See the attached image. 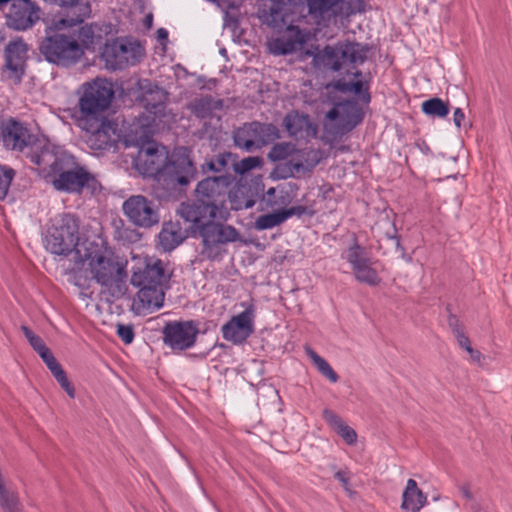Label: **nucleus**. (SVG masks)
<instances>
[{
    "instance_id": "obj_42",
    "label": "nucleus",
    "mask_w": 512,
    "mask_h": 512,
    "mask_svg": "<svg viewBox=\"0 0 512 512\" xmlns=\"http://www.w3.org/2000/svg\"><path fill=\"white\" fill-rule=\"evenodd\" d=\"M116 334L125 344H131L135 336L133 326L130 324H117Z\"/></svg>"
},
{
    "instance_id": "obj_34",
    "label": "nucleus",
    "mask_w": 512,
    "mask_h": 512,
    "mask_svg": "<svg viewBox=\"0 0 512 512\" xmlns=\"http://www.w3.org/2000/svg\"><path fill=\"white\" fill-rule=\"evenodd\" d=\"M243 186L237 185L227 191L228 200L233 210L248 209L253 206V201L243 195Z\"/></svg>"
},
{
    "instance_id": "obj_4",
    "label": "nucleus",
    "mask_w": 512,
    "mask_h": 512,
    "mask_svg": "<svg viewBox=\"0 0 512 512\" xmlns=\"http://www.w3.org/2000/svg\"><path fill=\"white\" fill-rule=\"evenodd\" d=\"M305 2L310 14L349 17L364 11L362 0H274L270 8V24L292 23L303 15Z\"/></svg>"
},
{
    "instance_id": "obj_51",
    "label": "nucleus",
    "mask_w": 512,
    "mask_h": 512,
    "mask_svg": "<svg viewBox=\"0 0 512 512\" xmlns=\"http://www.w3.org/2000/svg\"><path fill=\"white\" fill-rule=\"evenodd\" d=\"M274 193H275V188H273V187L269 188L268 191H267V195H269V196L274 195Z\"/></svg>"
},
{
    "instance_id": "obj_11",
    "label": "nucleus",
    "mask_w": 512,
    "mask_h": 512,
    "mask_svg": "<svg viewBox=\"0 0 512 512\" xmlns=\"http://www.w3.org/2000/svg\"><path fill=\"white\" fill-rule=\"evenodd\" d=\"M279 138V130L273 124L252 122L244 124L234 132L235 146L251 152Z\"/></svg>"
},
{
    "instance_id": "obj_40",
    "label": "nucleus",
    "mask_w": 512,
    "mask_h": 512,
    "mask_svg": "<svg viewBox=\"0 0 512 512\" xmlns=\"http://www.w3.org/2000/svg\"><path fill=\"white\" fill-rule=\"evenodd\" d=\"M14 176L12 168L0 165V200L6 197Z\"/></svg>"
},
{
    "instance_id": "obj_14",
    "label": "nucleus",
    "mask_w": 512,
    "mask_h": 512,
    "mask_svg": "<svg viewBox=\"0 0 512 512\" xmlns=\"http://www.w3.org/2000/svg\"><path fill=\"white\" fill-rule=\"evenodd\" d=\"M123 212L131 223L150 228L159 222V212L153 201L142 195L130 196L123 203Z\"/></svg>"
},
{
    "instance_id": "obj_39",
    "label": "nucleus",
    "mask_w": 512,
    "mask_h": 512,
    "mask_svg": "<svg viewBox=\"0 0 512 512\" xmlns=\"http://www.w3.org/2000/svg\"><path fill=\"white\" fill-rule=\"evenodd\" d=\"M235 159L236 155L231 152L220 153L215 159L207 162L205 167L209 171L220 172L224 170L230 162L234 163Z\"/></svg>"
},
{
    "instance_id": "obj_50",
    "label": "nucleus",
    "mask_w": 512,
    "mask_h": 512,
    "mask_svg": "<svg viewBox=\"0 0 512 512\" xmlns=\"http://www.w3.org/2000/svg\"><path fill=\"white\" fill-rule=\"evenodd\" d=\"M155 93L158 97V101L162 102L164 99V91L162 89L158 88L157 86H155Z\"/></svg>"
},
{
    "instance_id": "obj_41",
    "label": "nucleus",
    "mask_w": 512,
    "mask_h": 512,
    "mask_svg": "<svg viewBox=\"0 0 512 512\" xmlns=\"http://www.w3.org/2000/svg\"><path fill=\"white\" fill-rule=\"evenodd\" d=\"M21 330L26 339L28 340L29 344L38 354L47 348L44 341L39 336H37L30 328H28L27 326H22Z\"/></svg>"
},
{
    "instance_id": "obj_37",
    "label": "nucleus",
    "mask_w": 512,
    "mask_h": 512,
    "mask_svg": "<svg viewBox=\"0 0 512 512\" xmlns=\"http://www.w3.org/2000/svg\"><path fill=\"white\" fill-rule=\"evenodd\" d=\"M263 165V159L259 156H249L240 161H234L232 163L233 169L238 174H245L256 168H260Z\"/></svg>"
},
{
    "instance_id": "obj_20",
    "label": "nucleus",
    "mask_w": 512,
    "mask_h": 512,
    "mask_svg": "<svg viewBox=\"0 0 512 512\" xmlns=\"http://www.w3.org/2000/svg\"><path fill=\"white\" fill-rule=\"evenodd\" d=\"M309 38V33L297 26L288 25L282 34L268 42L269 52L273 55H287L301 51Z\"/></svg>"
},
{
    "instance_id": "obj_6",
    "label": "nucleus",
    "mask_w": 512,
    "mask_h": 512,
    "mask_svg": "<svg viewBox=\"0 0 512 512\" xmlns=\"http://www.w3.org/2000/svg\"><path fill=\"white\" fill-rule=\"evenodd\" d=\"M91 241L81 239L79 236V225L76 218L71 214H59L51 220L48 227L44 246L47 251L58 256L72 255L73 263L78 260L80 246L86 247Z\"/></svg>"
},
{
    "instance_id": "obj_15",
    "label": "nucleus",
    "mask_w": 512,
    "mask_h": 512,
    "mask_svg": "<svg viewBox=\"0 0 512 512\" xmlns=\"http://www.w3.org/2000/svg\"><path fill=\"white\" fill-rule=\"evenodd\" d=\"M198 334V325L192 320L170 321L162 330L164 344L173 350L180 351L191 348L195 344Z\"/></svg>"
},
{
    "instance_id": "obj_25",
    "label": "nucleus",
    "mask_w": 512,
    "mask_h": 512,
    "mask_svg": "<svg viewBox=\"0 0 512 512\" xmlns=\"http://www.w3.org/2000/svg\"><path fill=\"white\" fill-rule=\"evenodd\" d=\"M283 123L288 134L296 139L309 140L317 135L316 125L306 114L293 111L285 116Z\"/></svg>"
},
{
    "instance_id": "obj_26",
    "label": "nucleus",
    "mask_w": 512,
    "mask_h": 512,
    "mask_svg": "<svg viewBox=\"0 0 512 512\" xmlns=\"http://www.w3.org/2000/svg\"><path fill=\"white\" fill-rule=\"evenodd\" d=\"M1 136L6 148L18 151H22L30 139L27 128L15 120H9L3 125Z\"/></svg>"
},
{
    "instance_id": "obj_23",
    "label": "nucleus",
    "mask_w": 512,
    "mask_h": 512,
    "mask_svg": "<svg viewBox=\"0 0 512 512\" xmlns=\"http://www.w3.org/2000/svg\"><path fill=\"white\" fill-rule=\"evenodd\" d=\"M139 291L132 302V310L137 315H146L152 313L163 306L164 291L160 286L138 287Z\"/></svg>"
},
{
    "instance_id": "obj_17",
    "label": "nucleus",
    "mask_w": 512,
    "mask_h": 512,
    "mask_svg": "<svg viewBox=\"0 0 512 512\" xmlns=\"http://www.w3.org/2000/svg\"><path fill=\"white\" fill-rule=\"evenodd\" d=\"M41 10L31 0H13L6 15V24L16 31L32 28L40 20Z\"/></svg>"
},
{
    "instance_id": "obj_22",
    "label": "nucleus",
    "mask_w": 512,
    "mask_h": 512,
    "mask_svg": "<svg viewBox=\"0 0 512 512\" xmlns=\"http://www.w3.org/2000/svg\"><path fill=\"white\" fill-rule=\"evenodd\" d=\"M232 183L229 176L208 177L200 181L196 187L197 197L206 203H216L225 206L228 188Z\"/></svg>"
},
{
    "instance_id": "obj_5",
    "label": "nucleus",
    "mask_w": 512,
    "mask_h": 512,
    "mask_svg": "<svg viewBox=\"0 0 512 512\" xmlns=\"http://www.w3.org/2000/svg\"><path fill=\"white\" fill-rule=\"evenodd\" d=\"M54 32L45 30L46 36L39 49L48 62L65 67L76 64L82 58L85 47L93 38V30L87 25L79 28L77 39L63 34L51 35Z\"/></svg>"
},
{
    "instance_id": "obj_43",
    "label": "nucleus",
    "mask_w": 512,
    "mask_h": 512,
    "mask_svg": "<svg viewBox=\"0 0 512 512\" xmlns=\"http://www.w3.org/2000/svg\"><path fill=\"white\" fill-rule=\"evenodd\" d=\"M334 477L341 483L344 490L347 493H351V487H350V473L347 470H339L336 471L334 474Z\"/></svg>"
},
{
    "instance_id": "obj_18",
    "label": "nucleus",
    "mask_w": 512,
    "mask_h": 512,
    "mask_svg": "<svg viewBox=\"0 0 512 512\" xmlns=\"http://www.w3.org/2000/svg\"><path fill=\"white\" fill-rule=\"evenodd\" d=\"M255 308L249 305L222 326V336L234 344H241L254 332Z\"/></svg>"
},
{
    "instance_id": "obj_33",
    "label": "nucleus",
    "mask_w": 512,
    "mask_h": 512,
    "mask_svg": "<svg viewBox=\"0 0 512 512\" xmlns=\"http://www.w3.org/2000/svg\"><path fill=\"white\" fill-rule=\"evenodd\" d=\"M307 356L312 360L319 373L326 377L330 382L336 383L339 380L338 374L333 370L331 365L311 348H306Z\"/></svg>"
},
{
    "instance_id": "obj_28",
    "label": "nucleus",
    "mask_w": 512,
    "mask_h": 512,
    "mask_svg": "<svg viewBox=\"0 0 512 512\" xmlns=\"http://www.w3.org/2000/svg\"><path fill=\"white\" fill-rule=\"evenodd\" d=\"M305 212V207L303 206H294L288 209L279 210L273 213L264 214L259 216L255 221V228L257 230H266L274 228L283 222H285L288 218L297 215L301 216Z\"/></svg>"
},
{
    "instance_id": "obj_38",
    "label": "nucleus",
    "mask_w": 512,
    "mask_h": 512,
    "mask_svg": "<svg viewBox=\"0 0 512 512\" xmlns=\"http://www.w3.org/2000/svg\"><path fill=\"white\" fill-rule=\"evenodd\" d=\"M345 258L350 263L352 270L370 260L366 256L365 250L356 242L348 248Z\"/></svg>"
},
{
    "instance_id": "obj_13",
    "label": "nucleus",
    "mask_w": 512,
    "mask_h": 512,
    "mask_svg": "<svg viewBox=\"0 0 512 512\" xmlns=\"http://www.w3.org/2000/svg\"><path fill=\"white\" fill-rule=\"evenodd\" d=\"M143 54L144 49L139 42L121 39L107 43L104 46L102 58L106 68L117 70L134 65Z\"/></svg>"
},
{
    "instance_id": "obj_47",
    "label": "nucleus",
    "mask_w": 512,
    "mask_h": 512,
    "mask_svg": "<svg viewBox=\"0 0 512 512\" xmlns=\"http://www.w3.org/2000/svg\"><path fill=\"white\" fill-rule=\"evenodd\" d=\"M347 89L354 94H361L363 90V82L360 80L352 82L348 85Z\"/></svg>"
},
{
    "instance_id": "obj_16",
    "label": "nucleus",
    "mask_w": 512,
    "mask_h": 512,
    "mask_svg": "<svg viewBox=\"0 0 512 512\" xmlns=\"http://www.w3.org/2000/svg\"><path fill=\"white\" fill-rule=\"evenodd\" d=\"M27 52L28 46L21 38H17L7 44L4 51L3 79L12 84H18L21 81L27 60Z\"/></svg>"
},
{
    "instance_id": "obj_29",
    "label": "nucleus",
    "mask_w": 512,
    "mask_h": 512,
    "mask_svg": "<svg viewBox=\"0 0 512 512\" xmlns=\"http://www.w3.org/2000/svg\"><path fill=\"white\" fill-rule=\"evenodd\" d=\"M185 239V235L182 232L179 223L167 222L163 224V227L158 234V245L165 251L169 252L180 245Z\"/></svg>"
},
{
    "instance_id": "obj_35",
    "label": "nucleus",
    "mask_w": 512,
    "mask_h": 512,
    "mask_svg": "<svg viewBox=\"0 0 512 512\" xmlns=\"http://www.w3.org/2000/svg\"><path fill=\"white\" fill-rule=\"evenodd\" d=\"M222 108V102L215 100L212 97H203L195 102L194 110L195 113L202 118L212 115L215 110Z\"/></svg>"
},
{
    "instance_id": "obj_36",
    "label": "nucleus",
    "mask_w": 512,
    "mask_h": 512,
    "mask_svg": "<svg viewBox=\"0 0 512 512\" xmlns=\"http://www.w3.org/2000/svg\"><path fill=\"white\" fill-rule=\"evenodd\" d=\"M422 111L429 116L445 117L449 113V107L440 98H432L422 103Z\"/></svg>"
},
{
    "instance_id": "obj_45",
    "label": "nucleus",
    "mask_w": 512,
    "mask_h": 512,
    "mask_svg": "<svg viewBox=\"0 0 512 512\" xmlns=\"http://www.w3.org/2000/svg\"><path fill=\"white\" fill-rule=\"evenodd\" d=\"M465 119V115L461 108H456L453 113V122L457 128L461 127L463 120Z\"/></svg>"
},
{
    "instance_id": "obj_2",
    "label": "nucleus",
    "mask_w": 512,
    "mask_h": 512,
    "mask_svg": "<svg viewBox=\"0 0 512 512\" xmlns=\"http://www.w3.org/2000/svg\"><path fill=\"white\" fill-rule=\"evenodd\" d=\"M86 247L80 246L75 269L95 280L112 296L123 295L126 289L127 261L111 249L94 242L86 244Z\"/></svg>"
},
{
    "instance_id": "obj_24",
    "label": "nucleus",
    "mask_w": 512,
    "mask_h": 512,
    "mask_svg": "<svg viewBox=\"0 0 512 512\" xmlns=\"http://www.w3.org/2000/svg\"><path fill=\"white\" fill-rule=\"evenodd\" d=\"M216 221L212 220L199 231L205 249L218 244L234 242L238 239L239 234L234 227L223 225Z\"/></svg>"
},
{
    "instance_id": "obj_21",
    "label": "nucleus",
    "mask_w": 512,
    "mask_h": 512,
    "mask_svg": "<svg viewBox=\"0 0 512 512\" xmlns=\"http://www.w3.org/2000/svg\"><path fill=\"white\" fill-rule=\"evenodd\" d=\"M169 279L165 264L160 259L148 258L144 266L133 271L131 283L135 287L160 286Z\"/></svg>"
},
{
    "instance_id": "obj_30",
    "label": "nucleus",
    "mask_w": 512,
    "mask_h": 512,
    "mask_svg": "<svg viewBox=\"0 0 512 512\" xmlns=\"http://www.w3.org/2000/svg\"><path fill=\"white\" fill-rule=\"evenodd\" d=\"M322 417L325 422L345 441L348 445H354L357 441V433L354 429L331 409H324Z\"/></svg>"
},
{
    "instance_id": "obj_9",
    "label": "nucleus",
    "mask_w": 512,
    "mask_h": 512,
    "mask_svg": "<svg viewBox=\"0 0 512 512\" xmlns=\"http://www.w3.org/2000/svg\"><path fill=\"white\" fill-rule=\"evenodd\" d=\"M75 123L86 132V143L94 151L109 150L120 140L117 123L104 116L76 117Z\"/></svg>"
},
{
    "instance_id": "obj_10",
    "label": "nucleus",
    "mask_w": 512,
    "mask_h": 512,
    "mask_svg": "<svg viewBox=\"0 0 512 512\" xmlns=\"http://www.w3.org/2000/svg\"><path fill=\"white\" fill-rule=\"evenodd\" d=\"M363 120V112L356 101L337 103L325 115L324 131L333 138L342 136Z\"/></svg>"
},
{
    "instance_id": "obj_19",
    "label": "nucleus",
    "mask_w": 512,
    "mask_h": 512,
    "mask_svg": "<svg viewBox=\"0 0 512 512\" xmlns=\"http://www.w3.org/2000/svg\"><path fill=\"white\" fill-rule=\"evenodd\" d=\"M304 154H306L305 151L296 150L293 144L283 142L274 145L270 150L268 157L271 161H281L291 158L285 164L287 171L282 175V177L287 178L294 177L313 168V164L303 163L302 159Z\"/></svg>"
},
{
    "instance_id": "obj_49",
    "label": "nucleus",
    "mask_w": 512,
    "mask_h": 512,
    "mask_svg": "<svg viewBox=\"0 0 512 512\" xmlns=\"http://www.w3.org/2000/svg\"><path fill=\"white\" fill-rule=\"evenodd\" d=\"M157 37H158V39H160V40H167V38H168V32H167V30H166V29H164V28H160V29H158V30H157Z\"/></svg>"
},
{
    "instance_id": "obj_27",
    "label": "nucleus",
    "mask_w": 512,
    "mask_h": 512,
    "mask_svg": "<svg viewBox=\"0 0 512 512\" xmlns=\"http://www.w3.org/2000/svg\"><path fill=\"white\" fill-rule=\"evenodd\" d=\"M427 504V495L418 487L414 479H408L402 493L401 508L406 512H420Z\"/></svg>"
},
{
    "instance_id": "obj_46",
    "label": "nucleus",
    "mask_w": 512,
    "mask_h": 512,
    "mask_svg": "<svg viewBox=\"0 0 512 512\" xmlns=\"http://www.w3.org/2000/svg\"><path fill=\"white\" fill-rule=\"evenodd\" d=\"M457 341H458L459 346L462 349H464L465 351H467L471 347V343H470L469 338L466 335L462 334V333H458Z\"/></svg>"
},
{
    "instance_id": "obj_44",
    "label": "nucleus",
    "mask_w": 512,
    "mask_h": 512,
    "mask_svg": "<svg viewBox=\"0 0 512 512\" xmlns=\"http://www.w3.org/2000/svg\"><path fill=\"white\" fill-rule=\"evenodd\" d=\"M466 352L469 354L470 360L472 362L477 363L478 365L482 364V362L484 360V356L480 351L472 348V346H471Z\"/></svg>"
},
{
    "instance_id": "obj_48",
    "label": "nucleus",
    "mask_w": 512,
    "mask_h": 512,
    "mask_svg": "<svg viewBox=\"0 0 512 512\" xmlns=\"http://www.w3.org/2000/svg\"><path fill=\"white\" fill-rule=\"evenodd\" d=\"M459 490L465 499L470 500L472 498V493H471L468 485H466V484L461 485L459 487Z\"/></svg>"
},
{
    "instance_id": "obj_12",
    "label": "nucleus",
    "mask_w": 512,
    "mask_h": 512,
    "mask_svg": "<svg viewBox=\"0 0 512 512\" xmlns=\"http://www.w3.org/2000/svg\"><path fill=\"white\" fill-rule=\"evenodd\" d=\"M177 212L182 219L192 223L199 231L212 220L224 221L229 216L227 207L206 203L198 197L196 201L182 203Z\"/></svg>"
},
{
    "instance_id": "obj_31",
    "label": "nucleus",
    "mask_w": 512,
    "mask_h": 512,
    "mask_svg": "<svg viewBox=\"0 0 512 512\" xmlns=\"http://www.w3.org/2000/svg\"><path fill=\"white\" fill-rule=\"evenodd\" d=\"M39 356L41 357L43 362L46 364L48 369L51 371V373L53 374V376L55 377L57 382L60 384V386L69 395V397L74 398L75 397L74 387L69 382L65 371L62 369L61 365L57 362V360L53 356L50 349L47 347L41 353H39Z\"/></svg>"
},
{
    "instance_id": "obj_7",
    "label": "nucleus",
    "mask_w": 512,
    "mask_h": 512,
    "mask_svg": "<svg viewBox=\"0 0 512 512\" xmlns=\"http://www.w3.org/2000/svg\"><path fill=\"white\" fill-rule=\"evenodd\" d=\"M305 50L301 59L312 57L314 68H326L337 72L347 65L362 64L367 58V48L359 43L345 41L335 45H327L322 50Z\"/></svg>"
},
{
    "instance_id": "obj_3",
    "label": "nucleus",
    "mask_w": 512,
    "mask_h": 512,
    "mask_svg": "<svg viewBox=\"0 0 512 512\" xmlns=\"http://www.w3.org/2000/svg\"><path fill=\"white\" fill-rule=\"evenodd\" d=\"M39 173L47 182L61 192L81 193L84 189L95 193L100 185L94 175L77 163L74 156L66 152L53 154L43 151L34 157Z\"/></svg>"
},
{
    "instance_id": "obj_1",
    "label": "nucleus",
    "mask_w": 512,
    "mask_h": 512,
    "mask_svg": "<svg viewBox=\"0 0 512 512\" xmlns=\"http://www.w3.org/2000/svg\"><path fill=\"white\" fill-rule=\"evenodd\" d=\"M141 144L133 158L135 169L143 176L152 177L166 189L187 185L196 175V168L185 148H177L168 156L163 146L140 137Z\"/></svg>"
},
{
    "instance_id": "obj_32",
    "label": "nucleus",
    "mask_w": 512,
    "mask_h": 512,
    "mask_svg": "<svg viewBox=\"0 0 512 512\" xmlns=\"http://www.w3.org/2000/svg\"><path fill=\"white\" fill-rule=\"evenodd\" d=\"M354 276L357 281L365 283L369 286H376L380 283L381 279L373 267L371 260L361 264L353 269Z\"/></svg>"
},
{
    "instance_id": "obj_8",
    "label": "nucleus",
    "mask_w": 512,
    "mask_h": 512,
    "mask_svg": "<svg viewBox=\"0 0 512 512\" xmlns=\"http://www.w3.org/2000/svg\"><path fill=\"white\" fill-rule=\"evenodd\" d=\"M83 93L78 101L76 117H98L106 111L114 98L113 84L104 78H96L82 85Z\"/></svg>"
}]
</instances>
